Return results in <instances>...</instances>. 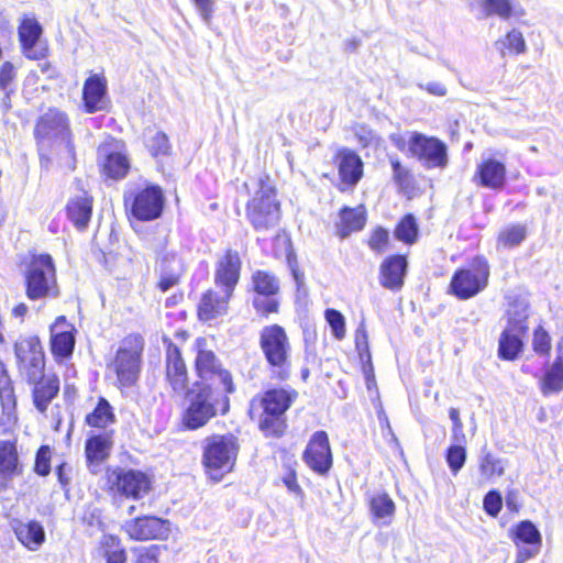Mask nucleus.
<instances>
[{"label": "nucleus", "mask_w": 563, "mask_h": 563, "mask_svg": "<svg viewBox=\"0 0 563 563\" xmlns=\"http://www.w3.org/2000/svg\"><path fill=\"white\" fill-rule=\"evenodd\" d=\"M296 391L284 388H274L264 393L258 399L251 402L250 413L253 417L260 415V429L266 435L279 437L283 434L286 422L284 415L296 398Z\"/></svg>", "instance_id": "1"}, {"label": "nucleus", "mask_w": 563, "mask_h": 563, "mask_svg": "<svg viewBox=\"0 0 563 563\" xmlns=\"http://www.w3.org/2000/svg\"><path fill=\"white\" fill-rule=\"evenodd\" d=\"M246 219L253 229L267 232L276 228L280 220V203L275 187L266 179H260L258 188L246 203Z\"/></svg>", "instance_id": "2"}, {"label": "nucleus", "mask_w": 563, "mask_h": 563, "mask_svg": "<svg viewBox=\"0 0 563 563\" xmlns=\"http://www.w3.org/2000/svg\"><path fill=\"white\" fill-rule=\"evenodd\" d=\"M227 394L219 387L199 385L184 415V424L188 429L196 430L207 424L218 412L225 415L229 411Z\"/></svg>", "instance_id": "3"}, {"label": "nucleus", "mask_w": 563, "mask_h": 563, "mask_svg": "<svg viewBox=\"0 0 563 563\" xmlns=\"http://www.w3.org/2000/svg\"><path fill=\"white\" fill-rule=\"evenodd\" d=\"M239 452L236 439L231 434L212 435L205 440L202 464L207 475L220 482L233 470Z\"/></svg>", "instance_id": "4"}, {"label": "nucleus", "mask_w": 563, "mask_h": 563, "mask_svg": "<svg viewBox=\"0 0 563 563\" xmlns=\"http://www.w3.org/2000/svg\"><path fill=\"white\" fill-rule=\"evenodd\" d=\"M260 346L273 376L286 379L290 373V343L284 328L278 324L264 327L260 334Z\"/></svg>", "instance_id": "5"}, {"label": "nucleus", "mask_w": 563, "mask_h": 563, "mask_svg": "<svg viewBox=\"0 0 563 563\" xmlns=\"http://www.w3.org/2000/svg\"><path fill=\"white\" fill-rule=\"evenodd\" d=\"M25 284L26 296L31 300L58 297L55 266L49 255L33 257L25 274Z\"/></svg>", "instance_id": "6"}, {"label": "nucleus", "mask_w": 563, "mask_h": 563, "mask_svg": "<svg viewBox=\"0 0 563 563\" xmlns=\"http://www.w3.org/2000/svg\"><path fill=\"white\" fill-rule=\"evenodd\" d=\"M143 347L144 342L141 335H129L121 342L111 367L122 387H131L136 383Z\"/></svg>", "instance_id": "7"}, {"label": "nucleus", "mask_w": 563, "mask_h": 563, "mask_svg": "<svg viewBox=\"0 0 563 563\" xmlns=\"http://www.w3.org/2000/svg\"><path fill=\"white\" fill-rule=\"evenodd\" d=\"M35 136L41 151L44 142L55 140L63 146L68 156L74 159L75 147L70 137L69 124L66 114L62 111L49 109L45 112L36 123Z\"/></svg>", "instance_id": "8"}, {"label": "nucleus", "mask_w": 563, "mask_h": 563, "mask_svg": "<svg viewBox=\"0 0 563 563\" xmlns=\"http://www.w3.org/2000/svg\"><path fill=\"white\" fill-rule=\"evenodd\" d=\"M489 265L484 257H476L467 269L456 272L451 280L453 294L460 299H468L482 291L488 284Z\"/></svg>", "instance_id": "9"}, {"label": "nucleus", "mask_w": 563, "mask_h": 563, "mask_svg": "<svg viewBox=\"0 0 563 563\" xmlns=\"http://www.w3.org/2000/svg\"><path fill=\"white\" fill-rule=\"evenodd\" d=\"M408 150L426 168H444L448 165L446 145L437 137L413 132Z\"/></svg>", "instance_id": "10"}, {"label": "nucleus", "mask_w": 563, "mask_h": 563, "mask_svg": "<svg viewBox=\"0 0 563 563\" xmlns=\"http://www.w3.org/2000/svg\"><path fill=\"white\" fill-rule=\"evenodd\" d=\"M205 340H198V353L196 356V371L202 380H209L208 385L219 387L227 393L234 391L231 374L223 369L221 363L212 351L206 350L202 344Z\"/></svg>", "instance_id": "11"}, {"label": "nucleus", "mask_w": 563, "mask_h": 563, "mask_svg": "<svg viewBox=\"0 0 563 563\" xmlns=\"http://www.w3.org/2000/svg\"><path fill=\"white\" fill-rule=\"evenodd\" d=\"M125 203L131 202L132 214L143 221L157 219L163 211L164 195L158 186H146L137 191H129L124 196Z\"/></svg>", "instance_id": "12"}, {"label": "nucleus", "mask_w": 563, "mask_h": 563, "mask_svg": "<svg viewBox=\"0 0 563 563\" xmlns=\"http://www.w3.org/2000/svg\"><path fill=\"white\" fill-rule=\"evenodd\" d=\"M43 27L34 15L24 14L20 19L18 35L23 55L32 60L46 56V48L40 45Z\"/></svg>", "instance_id": "13"}, {"label": "nucleus", "mask_w": 563, "mask_h": 563, "mask_svg": "<svg viewBox=\"0 0 563 563\" xmlns=\"http://www.w3.org/2000/svg\"><path fill=\"white\" fill-rule=\"evenodd\" d=\"M109 482L111 483L112 489L117 493L134 499L142 498L150 490V481L147 476L140 471H113L109 475Z\"/></svg>", "instance_id": "14"}, {"label": "nucleus", "mask_w": 563, "mask_h": 563, "mask_svg": "<svg viewBox=\"0 0 563 563\" xmlns=\"http://www.w3.org/2000/svg\"><path fill=\"white\" fill-rule=\"evenodd\" d=\"M123 529L131 539L137 541L165 539L169 533V522L157 517L146 516L126 521Z\"/></svg>", "instance_id": "15"}, {"label": "nucleus", "mask_w": 563, "mask_h": 563, "mask_svg": "<svg viewBox=\"0 0 563 563\" xmlns=\"http://www.w3.org/2000/svg\"><path fill=\"white\" fill-rule=\"evenodd\" d=\"M303 460L314 472L323 475L332 465V454L327 432L317 431L312 434L303 453Z\"/></svg>", "instance_id": "16"}, {"label": "nucleus", "mask_w": 563, "mask_h": 563, "mask_svg": "<svg viewBox=\"0 0 563 563\" xmlns=\"http://www.w3.org/2000/svg\"><path fill=\"white\" fill-rule=\"evenodd\" d=\"M98 157L103 174L112 179H121L126 176L130 169V162L125 154L120 151L118 142L103 143L98 148Z\"/></svg>", "instance_id": "17"}, {"label": "nucleus", "mask_w": 563, "mask_h": 563, "mask_svg": "<svg viewBox=\"0 0 563 563\" xmlns=\"http://www.w3.org/2000/svg\"><path fill=\"white\" fill-rule=\"evenodd\" d=\"M241 271V258L236 251L229 250L217 264L214 274L216 286L228 294L233 290L239 282Z\"/></svg>", "instance_id": "18"}, {"label": "nucleus", "mask_w": 563, "mask_h": 563, "mask_svg": "<svg viewBox=\"0 0 563 563\" xmlns=\"http://www.w3.org/2000/svg\"><path fill=\"white\" fill-rule=\"evenodd\" d=\"M166 378L175 393L187 389V368L179 349L172 342L168 343L166 351Z\"/></svg>", "instance_id": "19"}, {"label": "nucleus", "mask_w": 563, "mask_h": 563, "mask_svg": "<svg viewBox=\"0 0 563 563\" xmlns=\"http://www.w3.org/2000/svg\"><path fill=\"white\" fill-rule=\"evenodd\" d=\"M10 527L16 539L30 551H36L45 542L43 526L36 520L27 522L14 518L10 520Z\"/></svg>", "instance_id": "20"}, {"label": "nucleus", "mask_w": 563, "mask_h": 563, "mask_svg": "<svg viewBox=\"0 0 563 563\" xmlns=\"http://www.w3.org/2000/svg\"><path fill=\"white\" fill-rule=\"evenodd\" d=\"M339 175L342 183L355 186L363 176V162L352 150L343 147L335 154Z\"/></svg>", "instance_id": "21"}, {"label": "nucleus", "mask_w": 563, "mask_h": 563, "mask_svg": "<svg viewBox=\"0 0 563 563\" xmlns=\"http://www.w3.org/2000/svg\"><path fill=\"white\" fill-rule=\"evenodd\" d=\"M185 265L183 260L175 253H166L157 262V273L159 275L158 288L167 291L179 283L184 273Z\"/></svg>", "instance_id": "22"}, {"label": "nucleus", "mask_w": 563, "mask_h": 563, "mask_svg": "<svg viewBox=\"0 0 563 563\" xmlns=\"http://www.w3.org/2000/svg\"><path fill=\"white\" fill-rule=\"evenodd\" d=\"M82 99L88 113L102 111L107 107V80L104 77L93 75L84 85Z\"/></svg>", "instance_id": "23"}, {"label": "nucleus", "mask_w": 563, "mask_h": 563, "mask_svg": "<svg viewBox=\"0 0 563 563\" xmlns=\"http://www.w3.org/2000/svg\"><path fill=\"white\" fill-rule=\"evenodd\" d=\"M65 317H58L51 327V351L56 357H69L75 347V336L71 329H65Z\"/></svg>", "instance_id": "24"}, {"label": "nucleus", "mask_w": 563, "mask_h": 563, "mask_svg": "<svg viewBox=\"0 0 563 563\" xmlns=\"http://www.w3.org/2000/svg\"><path fill=\"white\" fill-rule=\"evenodd\" d=\"M231 294L224 290H208L201 298L198 307V316L200 320L210 321L228 311V302Z\"/></svg>", "instance_id": "25"}, {"label": "nucleus", "mask_w": 563, "mask_h": 563, "mask_svg": "<svg viewBox=\"0 0 563 563\" xmlns=\"http://www.w3.org/2000/svg\"><path fill=\"white\" fill-rule=\"evenodd\" d=\"M407 272V261L402 255L386 258L380 265V284L391 290L400 289Z\"/></svg>", "instance_id": "26"}, {"label": "nucleus", "mask_w": 563, "mask_h": 563, "mask_svg": "<svg viewBox=\"0 0 563 563\" xmlns=\"http://www.w3.org/2000/svg\"><path fill=\"white\" fill-rule=\"evenodd\" d=\"M476 176L483 187L500 190L506 184V166L495 158H486L477 166Z\"/></svg>", "instance_id": "27"}, {"label": "nucleus", "mask_w": 563, "mask_h": 563, "mask_svg": "<svg viewBox=\"0 0 563 563\" xmlns=\"http://www.w3.org/2000/svg\"><path fill=\"white\" fill-rule=\"evenodd\" d=\"M33 385L34 405L40 412L44 413L51 401L58 394L59 379L56 375H49Z\"/></svg>", "instance_id": "28"}, {"label": "nucleus", "mask_w": 563, "mask_h": 563, "mask_svg": "<svg viewBox=\"0 0 563 563\" xmlns=\"http://www.w3.org/2000/svg\"><path fill=\"white\" fill-rule=\"evenodd\" d=\"M366 222L365 209L360 206L357 208H343L340 212V222L336 223L338 234L344 239L351 233L360 231Z\"/></svg>", "instance_id": "29"}, {"label": "nucleus", "mask_w": 563, "mask_h": 563, "mask_svg": "<svg viewBox=\"0 0 563 563\" xmlns=\"http://www.w3.org/2000/svg\"><path fill=\"white\" fill-rule=\"evenodd\" d=\"M21 464L15 442L0 441V476L8 481L21 473Z\"/></svg>", "instance_id": "30"}, {"label": "nucleus", "mask_w": 563, "mask_h": 563, "mask_svg": "<svg viewBox=\"0 0 563 563\" xmlns=\"http://www.w3.org/2000/svg\"><path fill=\"white\" fill-rule=\"evenodd\" d=\"M92 213V200L84 196H78L67 203L68 219L78 230L87 228Z\"/></svg>", "instance_id": "31"}, {"label": "nucleus", "mask_w": 563, "mask_h": 563, "mask_svg": "<svg viewBox=\"0 0 563 563\" xmlns=\"http://www.w3.org/2000/svg\"><path fill=\"white\" fill-rule=\"evenodd\" d=\"M507 462L490 452L483 451L478 459L481 482H490L494 477L504 475Z\"/></svg>", "instance_id": "32"}, {"label": "nucleus", "mask_w": 563, "mask_h": 563, "mask_svg": "<svg viewBox=\"0 0 563 563\" xmlns=\"http://www.w3.org/2000/svg\"><path fill=\"white\" fill-rule=\"evenodd\" d=\"M369 510L375 521L389 525L396 511V506L388 494L380 493L371 497Z\"/></svg>", "instance_id": "33"}, {"label": "nucleus", "mask_w": 563, "mask_h": 563, "mask_svg": "<svg viewBox=\"0 0 563 563\" xmlns=\"http://www.w3.org/2000/svg\"><path fill=\"white\" fill-rule=\"evenodd\" d=\"M14 352L19 361V365L26 364L33 358L44 357L41 341L35 335L21 338L14 345Z\"/></svg>", "instance_id": "34"}, {"label": "nucleus", "mask_w": 563, "mask_h": 563, "mask_svg": "<svg viewBox=\"0 0 563 563\" xmlns=\"http://www.w3.org/2000/svg\"><path fill=\"white\" fill-rule=\"evenodd\" d=\"M539 389L544 397L563 391V366L551 364L539 380Z\"/></svg>", "instance_id": "35"}, {"label": "nucleus", "mask_w": 563, "mask_h": 563, "mask_svg": "<svg viewBox=\"0 0 563 563\" xmlns=\"http://www.w3.org/2000/svg\"><path fill=\"white\" fill-rule=\"evenodd\" d=\"M522 332H516L510 328H506L499 338L498 353L503 360L512 361L517 358L522 350V341L519 334Z\"/></svg>", "instance_id": "36"}, {"label": "nucleus", "mask_w": 563, "mask_h": 563, "mask_svg": "<svg viewBox=\"0 0 563 563\" xmlns=\"http://www.w3.org/2000/svg\"><path fill=\"white\" fill-rule=\"evenodd\" d=\"M252 285L256 295H278L280 290L279 279L266 271H256L252 276Z\"/></svg>", "instance_id": "37"}, {"label": "nucleus", "mask_w": 563, "mask_h": 563, "mask_svg": "<svg viewBox=\"0 0 563 563\" xmlns=\"http://www.w3.org/2000/svg\"><path fill=\"white\" fill-rule=\"evenodd\" d=\"M111 441L107 435H95L86 442V456L89 462H101L109 455Z\"/></svg>", "instance_id": "38"}, {"label": "nucleus", "mask_w": 563, "mask_h": 563, "mask_svg": "<svg viewBox=\"0 0 563 563\" xmlns=\"http://www.w3.org/2000/svg\"><path fill=\"white\" fill-rule=\"evenodd\" d=\"M514 541L518 545L519 542L528 545L541 547V533L538 528L529 520L519 522L514 531Z\"/></svg>", "instance_id": "39"}, {"label": "nucleus", "mask_w": 563, "mask_h": 563, "mask_svg": "<svg viewBox=\"0 0 563 563\" xmlns=\"http://www.w3.org/2000/svg\"><path fill=\"white\" fill-rule=\"evenodd\" d=\"M113 420L112 408L104 398H100L95 410L86 417L87 424L96 428H106Z\"/></svg>", "instance_id": "40"}, {"label": "nucleus", "mask_w": 563, "mask_h": 563, "mask_svg": "<svg viewBox=\"0 0 563 563\" xmlns=\"http://www.w3.org/2000/svg\"><path fill=\"white\" fill-rule=\"evenodd\" d=\"M107 563H124L126 554L120 545V539L113 534H104L100 541Z\"/></svg>", "instance_id": "41"}, {"label": "nucleus", "mask_w": 563, "mask_h": 563, "mask_svg": "<svg viewBox=\"0 0 563 563\" xmlns=\"http://www.w3.org/2000/svg\"><path fill=\"white\" fill-rule=\"evenodd\" d=\"M0 402L3 411L8 413L15 408L14 389L2 362H0Z\"/></svg>", "instance_id": "42"}, {"label": "nucleus", "mask_w": 563, "mask_h": 563, "mask_svg": "<svg viewBox=\"0 0 563 563\" xmlns=\"http://www.w3.org/2000/svg\"><path fill=\"white\" fill-rule=\"evenodd\" d=\"M527 236L526 227L522 224H511L500 231L498 244L504 247H515L519 245Z\"/></svg>", "instance_id": "43"}, {"label": "nucleus", "mask_w": 563, "mask_h": 563, "mask_svg": "<svg viewBox=\"0 0 563 563\" xmlns=\"http://www.w3.org/2000/svg\"><path fill=\"white\" fill-rule=\"evenodd\" d=\"M508 327L516 332H526L528 306L525 302H514L508 310Z\"/></svg>", "instance_id": "44"}, {"label": "nucleus", "mask_w": 563, "mask_h": 563, "mask_svg": "<svg viewBox=\"0 0 563 563\" xmlns=\"http://www.w3.org/2000/svg\"><path fill=\"white\" fill-rule=\"evenodd\" d=\"M418 235V225L412 214L405 216L395 229L397 240L412 244Z\"/></svg>", "instance_id": "45"}, {"label": "nucleus", "mask_w": 563, "mask_h": 563, "mask_svg": "<svg viewBox=\"0 0 563 563\" xmlns=\"http://www.w3.org/2000/svg\"><path fill=\"white\" fill-rule=\"evenodd\" d=\"M496 47L504 55L505 48L516 54H521L526 51V42L523 35L518 30L510 31L504 40L496 42Z\"/></svg>", "instance_id": "46"}, {"label": "nucleus", "mask_w": 563, "mask_h": 563, "mask_svg": "<svg viewBox=\"0 0 563 563\" xmlns=\"http://www.w3.org/2000/svg\"><path fill=\"white\" fill-rule=\"evenodd\" d=\"M482 8L487 16L498 15L507 20L512 12V5L509 0H483Z\"/></svg>", "instance_id": "47"}, {"label": "nucleus", "mask_w": 563, "mask_h": 563, "mask_svg": "<svg viewBox=\"0 0 563 563\" xmlns=\"http://www.w3.org/2000/svg\"><path fill=\"white\" fill-rule=\"evenodd\" d=\"M465 443H455L448 449L446 462L452 473L455 475L464 466L466 461Z\"/></svg>", "instance_id": "48"}, {"label": "nucleus", "mask_w": 563, "mask_h": 563, "mask_svg": "<svg viewBox=\"0 0 563 563\" xmlns=\"http://www.w3.org/2000/svg\"><path fill=\"white\" fill-rule=\"evenodd\" d=\"M44 366H45L44 357H42V358L37 357L35 360L34 358L31 360V362H29L26 364H21L20 369H21L22 374L25 375V377L30 384H35L46 377L44 375Z\"/></svg>", "instance_id": "49"}, {"label": "nucleus", "mask_w": 563, "mask_h": 563, "mask_svg": "<svg viewBox=\"0 0 563 563\" xmlns=\"http://www.w3.org/2000/svg\"><path fill=\"white\" fill-rule=\"evenodd\" d=\"M552 347L551 336L542 325L533 331L532 349L539 356H548Z\"/></svg>", "instance_id": "50"}, {"label": "nucleus", "mask_w": 563, "mask_h": 563, "mask_svg": "<svg viewBox=\"0 0 563 563\" xmlns=\"http://www.w3.org/2000/svg\"><path fill=\"white\" fill-rule=\"evenodd\" d=\"M146 146L153 156L166 155L170 148L167 135L161 131L146 140Z\"/></svg>", "instance_id": "51"}, {"label": "nucleus", "mask_w": 563, "mask_h": 563, "mask_svg": "<svg viewBox=\"0 0 563 563\" xmlns=\"http://www.w3.org/2000/svg\"><path fill=\"white\" fill-rule=\"evenodd\" d=\"M253 307L258 313L267 316L278 311L279 300L277 295H256L253 299Z\"/></svg>", "instance_id": "52"}, {"label": "nucleus", "mask_w": 563, "mask_h": 563, "mask_svg": "<svg viewBox=\"0 0 563 563\" xmlns=\"http://www.w3.org/2000/svg\"><path fill=\"white\" fill-rule=\"evenodd\" d=\"M324 314L328 323L331 327L333 335L338 340L343 339L345 335V319L343 314L335 309H327Z\"/></svg>", "instance_id": "53"}, {"label": "nucleus", "mask_w": 563, "mask_h": 563, "mask_svg": "<svg viewBox=\"0 0 563 563\" xmlns=\"http://www.w3.org/2000/svg\"><path fill=\"white\" fill-rule=\"evenodd\" d=\"M393 167V178L395 183L401 188L407 189L411 186L412 176L410 172L401 165L398 158L390 157Z\"/></svg>", "instance_id": "54"}, {"label": "nucleus", "mask_w": 563, "mask_h": 563, "mask_svg": "<svg viewBox=\"0 0 563 563\" xmlns=\"http://www.w3.org/2000/svg\"><path fill=\"white\" fill-rule=\"evenodd\" d=\"M16 76L15 67L10 62H4L0 67V89L14 90L13 81Z\"/></svg>", "instance_id": "55"}, {"label": "nucleus", "mask_w": 563, "mask_h": 563, "mask_svg": "<svg viewBox=\"0 0 563 563\" xmlns=\"http://www.w3.org/2000/svg\"><path fill=\"white\" fill-rule=\"evenodd\" d=\"M389 241V233L387 230L383 228H377L371 235L368 240L369 247L377 252L382 253L386 250V246Z\"/></svg>", "instance_id": "56"}, {"label": "nucleus", "mask_w": 563, "mask_h": 563, "mask_svg": "<svg viewBox=\"0 0 563 563\" xmlns=\"http://www.w3.org/2000/svg\"><path fill=\"white\" fill-rule=\"evenodd\" d=\"M450 419L452 420V440L454 443H466V437L463 432V423L460 418V411L456 408H451L449 411Z\"/></svg>", "instance_id": "57"}, {"label": "nucleus", "mask_w": 563, "mask_h": 563, "mask_svg": "<svg viewBox=\"0 0 563 563\" xmlns=\"http://www.w3.org/2000/svg\"><path fill=\"white\" fill-rule=\"evenodd\" d=\"M51 451L48 446H41L36 453L35 472L41 476H46L49 473Z\"/></svg>", "instance_id": "58"}, {"label": "nucleus", "mask_w": 563, "mask_h": 563, "mask_svg": "<svg viewBox=\"0 0 563 563\" xmlns=\"http://www.w3.org/2000/svg\"><path fill=\"white\" fill-rule=\"evenodd\" d=\"M501 506L503 499L498 492L492 490L484 497V509L488 515L496 517L499 514Z\"/></svg>", "instance_id": "59"}, {"label": "nucleus", "mask_w": 563, "mask_h": 563, "mask_svg": "<svg viewBox=\"0 0 563 563\" xmlns=\"http://www.w3.org/2000/svg\"><path fill=\"white\" fill-rule=\"evenodd\" d=\"M196 9L201 15L202 20L206 24H210L212 12H213V1L212 0H194Z\"/></svg>", "instance_id": "60"}, {"label": "nucleus", "mask_w": 563, "mask_h": 563, "mask_svg": "<svg viewBox=\"0 0 563 563\" xmlns=\"http://www.w3.org/2000/svg\"><path fill=\"white\" fill-rule=\"evenodd\" d=\"M517 547H518V552H517V556H516V563H525L526 561L538 555L540 552V545L520 547L518 544Z\"/></svg>", "instance_id": "61"}, {"label": "nucleus", "mask_w": 563, "mask_h": 563, "mask_svg": "<svg viewBox=\"0 0 563 563\" xmlns=\"http://www.w3.org/2000/svg\"><path fill=\"white\" fill-rule=\"evenodd\" d=\"M418 86L420 89L435 97H444L448 93L446 87L440 81H429L424 85L419 84Z\"/></svg>", "instance_id": "62"}, {"label": "nucleus", "mask_w": 563, "mask_h": 563, "mask_svg": "<svg viewBox=\"0 0 563 563\" xmlns=\"http://www.w3.org/2000/svg\"><path fill=\"white\" fill-rule=\"evenodd\" d=\"M157 551L156 547L147 549L139 555L136 563H157Z\"/></svg>", "instance_id": "63"}, {"label": "nucleus", "mask_w": 563, "mask_h": 563, "mask_svg": "<svg viewBox=\"0 0 563 563\" xmlns=\"http://www.w3.org/2000/svg\"><path fill=\"white\" fill-rule=\"evenodd\" d=\"M288 262H289V267H290L292 277H294V279H295L296 284H297L298 289H300L303 286V284H305V275L298 268V265H297L296 261H291L289 258Z\"/></svg>", "instance_id": "64"}]
</instances>
